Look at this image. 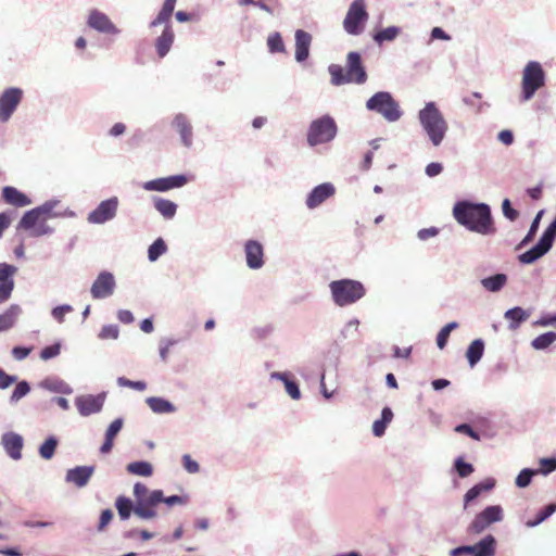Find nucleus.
<instances>
[{"label": "nucleus", "instance_id": "1", "mask_svg": "<svg viewBox=\"0 0 556 556\" xmlns=\"http://www.w3.org/2000/svg\"><path fill=\"white\" fill-rule=\"evenodd\" d=\"M455 219L470 231L493 235L496 231L489 205L467 201L457 202L453 208Z\"/></svg>", "mask_w": 556, "mask_h": 556}, {"label": "nucleus", "instance_id": "2", "mask_svg": "<svg viewBox=\"0 0 556 556\" xmlns=\"http://www.w3.org/2000/svg\"><path fill=\"white\" fill-rule=\"evenodd\" d=\"M419 121L433 146L441 144L447 131V123L433 102L427 103L419 112Z\"/></svg>", "mask_w": 556, "mask_h": 556}, {"label": "nucleus", "instance_id": "3", "mask_svg": "<svg viewBox=\"0 0 556 556\" xmlns=\"http://www.w3.org/2000/svg\"><path fill=\"white\" fill-rule=\"evenodd\" d=\"M329 288L333 302L338 306L351 305L361 300L366 293L363 283L353 279L331 281Z\"/></svg>", "mask_w": 556, "mask_h": 556}, {"label": "nucleus", "instance_id": "4", "mask_svg": "<svg viewBox=\"0 0 556 556\" xmlns=\"http://www.w3.org/2000/svg\"><path fill=\"white\" fill-rule=\"evenodd\" d=\"M337 124L329 115H324L312 122L307 131V142L311 147L327 143L337 135Z\"/></svg>", "mask_w": 556, "mask_h": 556}, {"label": "nucleus", "instance_id": "5", "mask_svg": "<svg viewBox=\"0 0 556 556\" xmlns=\"http://www.w3.org/2000/svg\"><path fill=\"white\" fill-rule=\"evenodd\" d=\"M522 100H530L545 85V73L539 62H529L522 73Z\"/></svg>", "mask_w": 556, "mask_h": 556}, {"label": "nucleus", "instance_id": "6", "mask_svg": "<svg viewBox=\"0 0 556 556\" xmlns=\"http://www.w3.org/2000/svg\"><path fill=\"white\" fill-rule=\"evenodd\" d=\"M368 110L376 111L389 122H395L401 117L399 104L389 92H377L366 103Z\"/></svg>", "mask_w": 556, "mask_h": 556}, {"label": "nucleus", "instance_id": "7", "mask_svg": "<svg viewBox=\"0 0 556 556\" xmlns=\"http://www.w3.org/2000/svg\"><path fill=\"white\" fill-rule=\"evenodd\" d=\"M368 20L365 0H354L344 17L343 27L350 35H359Z\"/></svg>", "mask_w": 556, "mask_h": 556}, {"label": "nucleus", "instance_id": "8", "mask_svg": "<svg viewBox=\"0 0 556 556\" xmlns=\"http://www.w3.org/2000/svg\"><path fill=\"white\" fill-rule=\"evenodd\" d=\"M502 518L503 510L501 506H488L475 517L468 527V531L473 534H479L492 523L502 520Z\"/></svg>", "mask_w": 556, "mask_h": 556}, {"label": "nucleus", "instance_id": "9", "mask_svg": "<svg viewBox=\"0 0 556 556\" xmlns=\"http://www.w3.org/2000/svg\"><path fill=\"white\" fill-rule=\"evenodd\" d=\"M23 99V90L17 87L5 89L0 96V121L8 122Z\"/></svg>", "mask_w": 556, "mask_h": 556}, {"label": "nucleus", "instance_id": "10", "mask_svg": "<svg viewBox=\"0 0 556 556\" xmlns=\"http://www.w3.org/2000/svg\"><path fill=\"white\" fill-rule=\"evenodd\" d=\"M118 199L116 197L102 201L93 211L88 214L87 220L90 224H104L116 216Z\"/></svg>", "mask_w": 556, "mask_h": 556}, {"label": "nucleus", "instance_id": "11", "mask_svg": "<svg viewBox=\"0 0 556 556\" xmlns=\"http://www.w3.org/2000/svg\"><path fill=\"white\" fill-rule=\"evenodd\" d=\"M115 289L114 276L109 271H102L91 286V295L93 299H105L113 294Z\"/></svg>", "mask_w": 556, "mask_h": 556}, {"label": "nucleus", "instance_id": "12", "mask_svg": "<svg viewBox=\"0 0 556 556\" xmlns=\"http://www.w3.org/2000/svg\"><path fill=\"white\" fill-rule=\"evenodd\" d=\"M454 554H471L472 556H494L495 539L493 535H486L480 542L471 546L457 547Z\"/></svg>", "mask_w": 556, "mask_h": 556}, {"label": "nucleus", "instance_id": "13", "mask_svg": "<svg viewBox=\"0 0 556 556\" xmlns=\"http://www.w3.org/2000/svg\"><path fill=\"white\" fill-rule=\"evenodd\" d=\"M17 268L14 265L7 263L0 264V304L8 301L14 289L13 276L16 274Z\"/></svg>", "mask_w": 556, "mask_h": 556}, {"label": "nucleus", "instance_id": "14", "mask_svg": "<svg viewBox=\"0 0 556 556\" xmlns=\"http://www.w3.org/2000/svg\"><path fill=\"white\" fill-rule=\"evenodd\" d=\"M104 404V395L87 394L75 399V405L81 416H89L99 413Z\"/></svg>", "mask_w": 556, "mask_h": 556}, {"label": "nucleus", "instance_id": "15", "mask_svg": "<svg viewBox=\"0 0 556 556\" xmlns=\"http://www.w3.org/2000/svg\"><path fill=\"white\" fill-rule=\"evenodd\" d=\"M187 184V177L185 175H175L164 178H157L147 181L143 188L149 191H168L174 188H180Z\"/></svg>", "mask_w": 556, "mask_h": 556}, {"label": "nucleus", "instance_id": "16", "mask_svg": "<svg viewBox=\"0 0 556 556\" xmlns=\"http://www.w3.org/2000/svg\"><path fill=\"white\" fill-rule=\"evenodd\" d=\"M56 203L47 202L43 205L33 208L24 214L18 227L25 230H31L41 219L43 215H50Z\"/></svg>", "mask_w": 556, "mask_h": 556}, {"label": "nucleus", "instance_id": "17", "mask_svg": "<svg viewBox=\"0 0 556 556\" xmlns=\"http://www.w3.org/2000/svg\"><path fill=\"white\" fill-rule=\"evenodd\" d=\"M346 75L349 76L351 83L354 84H364L367 79V74L362 64V59L359 53L350 52L346 58Z\"/></svg>", "mask_w": 556, "mask_h": 556}, {"label": "nucleus", "instance_id": "18", "mask_svg": "<svg viewBox=\"0 0 556 556\" xmlns=\"http://www.w3.org/2000/svg\"><path fill=\"white\" fill-rule=\"evenodd\" d=\"M88 25L100 33L115 35L119 31L117 27L111 22L109 16L98 10L90 12L88 17Z\"/></svg>", "mask_w": 556, "mask_h": 556}, {"label": "nucleus", "instance_id": "19", "mask_svg": "<svg viewBox=\"0 0 556 556\" xmlns=\"http://www.w3.org/2000/svg\"><path fill=\"white\" fill-rule=\"evenodd\" d=\"M247 264L252 269L261 268L264 264V250L263 245L255 241L249 240L244 247Z\"/></svg>", "mask_w": 556, "mask_h": 556}, {"label": "nucleus", "instance_id": "20", "mask_svg": "<svg viewBox=\"0 0 556 556\" xmlns=\"http://www.w3.org/2000/svg\"><path fill=\"white\" fill-rule=\"evenodd\" d=\"M334 193V188L331 184H321L314 188L306 199V205L309 208H315L324 201Z\"/></svg>", "mask_w": 556, "mask_h": 556}, {"label": "nucleus", "instance_id": "21", "mask_svg": "<svg viewBox=\"0 0 556 556\" xmlns=\"http://www.w3.org/2000/svg\"><path fill=\"white\" fill-rule=\"evenodd\" d=\"M1 442L10 457L16 460L22 457L23 438L20 434L14 432L4 433Z\"/></svg>", "mask_w": 556, "mask_h": 556}, {"label": "nucleus", "instance_id": "22", "mask_svg": "<svg viewBox=\"0 0 556 556\" xmlns=\"http://www.w3.org/2000/svg\"><path fill=\"white\" fill-rule=\"evenodd\" d=\"M312 35L303 29L295 31V60L304 62L309 55Z\"/></svg>", "mask_w": 556, "mask_h": 556}, {"label": "nucleus", "instance_id": "23", "mask_svg": "<svg viewBox=\"0 0 556 556\" xmlns=\"http://www.w3.org/2000/svg\"><path fill=\"white\" fill-rule=\"evenodd\" d=\"M165 24L163 33L155 39L154 43L156 53L161 59L169 52L175 40V33L173 27L169 25V22Z\"/></svg>", "mask_w": 556, "mask_h": 556}, {"label": "nucleus", "instance_id": "24", "mask_svg": "<svg viewBox=\"0 0 556 556\" xmlns=\"http://www.w3.org/2000/svg\"><path fill=\"white\" fill-rule=\"evenodd\" d=\"M93 467L78 466L70 469L66 473V481L74 483L78 488L85 486L93 473Z\"/></svg>", "mask_w": 556, "mask_h": 556}, {"label": "nucleus", "instance_id": "25", "mask_svg": "<svg viewBox=\"0 0 556 556\" xmlns=\"http://www.w3.org/2000/svg\"><path fill=\"white\" fill-rule=\"evenodd\" d=\"M2 199L5 203L16 207H24L31 203L26 194L11 186H7L2 189Z\"/></svg>", "mask_w": 556, "mask_h": 556}, {"label": "nucleus", "instance_id": "26", "mask_svg": "<svg viewBox=\"0 0 556 556\" xmlns=\"http://www.w3.org/2000/svg\"><path fill=\"white\" fill-rule=\"evenodd\" d=\"M173 127L179 132L182 143L186 147H190L192 144V127L188 118L182 114L176 115L173 121Z\"/></svg>", "mask_w": 556, "mask_h": 556}, {"label": "nucleus", "instance_id": "27", "mask_svg": "<svg viewBox=\"0 0 556 556\" xmlns=\"http://www.w3.org/2000/svg\"><path fill=\"white\" fill-rule=\"evenodd\" d=\"M122 427H123V419H121V418H117L110 424V426L105 432L104 443L100 447V452L102 454H108L112 451L113 445H114V439L117 435V433L121 431Z\"/></svg>", "mask_w": 556, "mask_h": 556}, {"label": "nucleus", "instance_id": "28", "mask_svg": "<svg viewBox=\"0 0 556 556\" xmlns=\"http://www.w3.org/2000/svg\"><path fill=\"white\" fill-rule=\"evenodd\" d=\"M549 249L551 248L540 239L532 249L519 255V261L523 264H531L543 256Z\"/></svg>", "mask_w": 556, "mask_h": 556}, {"label": "nucleus", "instance_id": "29", "mask_svg": "<svg viewBox=\"0 0 556 556\" xmlns=\"http://www.w3.org/2000/svg\"><path fill=\"white\" fill-rule=\"evenodd\" d=\"M22 309L18 305H11L3 314L0 315V331L12 328L20 316Z\"/></svg>", "mask_w": 556, "mask_h": 556}, {"label": "nucleus", "instance_id": "30", "mask_svg": "<svg viewBox=\"0 0 556 556\" xmlns=\"http://www.w3.org/2000/svg\"><path fill=\"white\" fill-rule=\"evenodd\" d=\"M494 485L495 480L492 478L485 479L484 481L473 485L465 494V504L476 500L482 492L492 490Z\"/></svg>", "mask_w": 556, "mask_h": 556}, {"label": "nucleus", "instance_id": "31", "mask_svg": "<svg viewBox=\"0 0 556 556\" xmlns=\"http://www.w3.org/2000/svg\"><path fill=\"white\" fill-rule=\"evenodd\" d=\"M484 343L481 339L473 340L467 349L466 357L470 366H475L482 357Z\"/></svg>", "mask_w": 556, "mask_h": 556}, {"label": "nucleus", "instance_id": "32", "mask_svg": "<svg viewBox=\"0 0 556 556\" xmlns=\"http://www.w3.org/2000/svg\"><path fill=\"white\" fill-rule=\"evenodd\" d=\"M177 0H164L163 7L157 16L151 22L150 26L154 27L163 23H168L175 9Z\"/></svg>", "mask_w": 556, "mask_h": 556}, {"label": "nucleus", "instance_id": "33", "mask_svg": "<svg viewBox=\"0 0 556 556\" xmlns=\"http://www.w3.org/2000/svg\"><path fill=\"white\" fill-rule=\"evenodd\" d=\"M505 318L509 321V328L515 330L529 318V314L521 307H514L505 313Z\"/></svg>", "mask_w": 556, "mask_h": 556}, {"label": "nucleus", "instance_id": "34", "mask_svg": "<svg viewBox=\"0 0 556 556\" xmlns=\"http://www.w3.org/2000/svg\"><path fill=\"white\" fill-rule=\"evenodd\" d=\"M154 206L160 214L167 219L173 218L177 211V205L173 201L162 198L154 200Z\"/></svg>", "mask_w": 556, "mask_h": 556}, {"label": "nucleus", "instance_id": "35", "mask_svg": "<svg viewBox=\"0 0 556 556\" xmlns=\"http://www.w3.org/2000/svg\"><path fill=\"white\" fill-rule=\"evenodd\" d=\"M506 281H507L506 275L496 274L494 276L482 279L481 285L488 291L497 292L506 285Z\"/></svg>", "mask_w": 556, "mask_h": 556}, {"label": "nucleus", "instance_id": "36", "mask_svg": "<svg viewBox=\"0 0 556 556\" xmlns=\"http://www.w3.org/2000/svg\"><path fill=\"white\" fill-rule=\"evenodd\" d=\"M273 377L283 381L288 394L293 400H299L301 397V392H300L299 386L296 384V382L290 380L287 374L275 372V374H273Z\"/></svg>", "mask_w": 556, "mask_h": 556}, {"label": "nucleus", "instance_id": "37", "mask_svg": "<svg viewBox=\"0 0 556 556\" xmlns=\"http://www.w3.org/2000/svg\"><path fill=\"white\" fill-rule=\"evenodd\" d=\"M147 403L154 413L159 414L172 413L175 409L172 403L162 397H149Z\"/></svg>", "mask_w": 556, "mask_h": 556}, {"label": "nucleus", "instance_id": "38", "mask_svg": "<svg viewBox=\"0 0 556 556\" xmlns=\"http://www.w3.org/2000/svg\"><path fill=\"white\" fill-rule=\"evenodd\" d=\"M329 73L331 75V83L336 86L350 84L351 80L346 75V71L341 65L332 64L329 66Z\"/></svg>", "mask_w": 556, "mask_h": 556}, {"label": "nucleus", "instance_id": "39", "mask_svg": "<svg viewBox=\"0 0 556 556\" xmlns=\"http://www.w3.org/2000/svg\"><path fill=\"white\" fill-rule=\"evenodd\" d=\"M401 29L396 26H389L384 29L377 31L374 35V40L378 45H382L384 41H392L400 35Z\"/></svg>", "mask_w": 556, "mask_h": 556}, {"label": "nucleus", "instance_id": "40", "mask_svg": "<svg viewBox=\"0 0 556 556\" xmlns=\"http://www.w3.org/2000/svg\"><path fill=\"white\" fill-rule=\"evenodd\" d=\"M128 472L141 476V477H150L153 472L152 465L148 462H134L128 464L127 466Z\"/></svg>", "mask_w": 556, "mask_h": 556}, {"label": "nucleus", "instance_id": "41", "mask_svg": "<svg viewBox=\"0 0 556 556\" xmlns=\"http://www.w3.org/2000/svg\"><path fill=\"white\" fill-rule=\"evenodd\" d=\"M115 506L122 519H128L135 507L131 501L125 496H118Z\"/></svg>", "mask_w": 556, "mask_h": 556}, {"label": "nucleus", "instance_id": "42", "mask_svg": "<svg viewBox=\"0 0 556 556\" xmlns=\"http://www.w3.org/2000/svg\"><path fill=\"white\" fill-rule=\"evenodd\" d=\"M556 511V503H551L544 507L533 520H528L526 526L529 528L535 527L547 519L552 514Z\"/></svg>", "mask_w": 556, "mask_h": 556}, {"label": "nucleus", "instance_id": "43", "mask_svg": "<svg viewBox=\"0 0 556 556\" xmlns=\"http://www.w3.org/2000/svg\"><path fill=\"white\" fill-rule=\"evenodd\" d=\"M267 46L271 53H286V46L279 33H274L267 38Z\"/></svg>", "mask_w": 556, "mask_h": 556}, {"label": "nucleus", "instance_id": "44", "mask_svg": "<svg viewBox=\"0 0 556 556\" xmlns=\"http://www.w3.org/2000/svg\"><path fill=\"white\" fill-rule=\"evenodd\" d=\"M556 340V333L555 332H546L543 334H540L532 341V346L536 350H543L548 348L554 341Z\"/></svg>", "mask_w": 556, "mask_h": 556}, {"label": "nucleus", "instance_id": "45", "mask_svg": "<svg viewBox=\"0 0 556 556\" xmlns=\"http://www.w3.org/2000/svg\"><path fill=\"white\" fill-rule=\"evenodd\" d=\"M166 251V244L163 239H156L149 248L148 256L149 260L154 262Z\"/></svg>", "mask_w": 556, "mask_h": 556}, {"label": "nucleus", "instance_id": "46", "mask_svg": "<svg viewBox=\"0 0 556 556\" xmlns=\"http://www.w3.org/2000/svg\"><path fill=\"white\" fill-rule=\"evenodd\" d=\"M58 445V441L54 438H49L45 441V443L39 448V454L45 459H51L54 455L55 448Z\"/></svg>", "mask_w": 556, "mask_h": 556}, {"label": "nucleus", "instance_id": "47", "mask_svg": "<svg viewBox=\"0 0 556 556\" xmlns=\"http://www.w3.org/2000/svg\"><path fill=\"white\" fill-rule=\"evenodd\" d=\"M134 513L142 519H151L156 516V511L152 506H148L142 502L136 503Z\"/></svg>", "mask_w": 556, "mask_h": 556}, {"label": "nucleus", "instance_id": "48", "mask_svg": "<svg viewBox=\"0 0 556 556\" xmlns=\"http://www.w3.org/2000/svg\"><path fill=\"white\" fill-rule=\"evenodd\" d=\"M50 215H43L42 219L30 230L29 235L31 237H41L45 235H49L52 232V228L47 225V219Z\"/></svg>", "mask_w": 556, "mask_h": 556}, {"label": "nucleus", "instance_id": "49", "mask_svg": "<svg viewBox=\"0 0 556 556\" xmlns=\"http://www.w3.org/2000/svg\"><path fill=\"white\" fill-rule=\"evenodd\" d=\"M535 471L531 469H522L516 478V484L519 488H526L530 484Z\"/></svg>", "mask_w": 556, "mask_h": 556}, {"label": "nucleus", "instance_id": "50", "mask_svg": "<svg viewBox=\"0 0 556 556\" xmlns=\"http://www.w3.org/2000/svg\"><path fill=\"white\" fill-rule=\"evenodd\" d=\"M455 468H456L458 476L462 478H466L473 472L472 465L464 462L463 458L456 459Z\"/></svg>", "mask_w": 556, "mask_h": 556}, {"label": "nucleus", "instance_id": "51", "mask_svg": "<svg viewBox=\"0 0 556 556\" xmlns=\"http://www.w3.org/2000/svg\"><path fill=\"white\" fill-rule=\"evenodd\" d=\"M141 502L154 508L159 503L163 502V492L161 490L152 491Z\"/></svg>", "mask_w": 556, "mask_h": 556}, {"label": "nucleus", "instance_id": "52", "mask_svg": "<svg viewBox=\"0 0 556 556\" xmlns=\"http://www.w3.org/2000/svg\"><path fill=\"white\" fill-rule=\"evenodd\" d=\"M542 214H543V211L538 213L536 217L532 222V225L530 227V230H529L528 235L519 243L518 249H520L521 247L526 245L528 242H530L532 240L533 236L535 235V232L538 230L540 218H541Z\"/></svg>", "mask_w": 556, "mask_h": 556}, {"label": "nucleus", "instance_id": "53", "mask_svg": "<svg viewBox=\"0 0 556 556\" xmlns=\"http://www.w3.org/2000/svg\"><path fill=\"white\" fill-rule=\"evenodd\" d=\"M555 237H556V218L546 228V230L544 231V233L541 237V240L543 242H545L549 248H552Z\"/></svg>", "mask_w": 556, "mask_h": 556}, {"label": "nucleus", "instance_id": "54", "mask_svg": "<svg viewBox=\"0 0 556 556\" xmlns=\"http://www.w3.org/2000/svg\"><path fill=\"white\" fill-rule=\"evenodd\" d=\"M117 383L121 387H128L138 391H143L147 388V384L144 381H131L125 377H119L117 379Z\"/></svg>", "mask_w": 556, "mask_h": 556}, {"label": "nucleus", "instance_id": "55", "mask_svg": "<svg viewBox=\"0 0 556 556\" xmlns=\"http://www.w3.org/2000/svg\"><path fill=\"white\" fill-rule=\"evenodd\" d=\"M118 327L115 326V325H106L104 327H102L100 333H99V337L103 340H106V339H117L118 337Z\"/></svg>", "mask_w": 556, "mask_h": 556}, {"label": "nucleus", "instance_id": "56", "mask_svg": "<svg viewBox=\"0 0 556 556\" xmlns=\"http://www.w3.org/2000/svg\"><path fill=\"white\" fill-rule=\"evenodd\" d=\"M60 351H61V345L59 343H55V344H52V345H49V346H46L45 349H42V351L40 352V357L43 361H48L52 357L58 356L60 354Z\"/></svg>", "mask_w": 556, "mask_h": 556}, {"label": "nucleus", "instance_id": "57", "mask_svg": "<svg viewBox=\"0 0 556 556\" xmlns=\"http://www.w3.org/2000/svg\"><path fill=\"white\" fill-rule=\"evenodd\" d=\"M73 307L71 305H61L52 309V316L59 323L64 321L65 314L71 313Z\"/></svg>", "mask_w": 556, "mask_h": 556}, {"label": "nucleus", "instance_id": "58", "mask_svg": "<svg viewBox=\"0 0 556 556\" xmlns=\"http://www.w3.org/2000/svg\"><path fill=\"white\" fill-rule=\"evenodd\" d=\"M503 214L509 220H515L518 218L519 213L515 208L511 207L510 201L505 199L502 204Z\"/></svg>", "mask_w": 556, "mask_h": 556}, {"label": "nucleus", "instance_id": "59", "mask_svg": "<svg viewBox=\"0 0 556 556\" xmlns=\"http://www.w3.org/2000/svg\"><path fill=\"white\" fill-rule=\"evenodd\" d=\"M29 392V386L27 382L23 381L16 384L12 399L20 400L21 397L25 396Z\"/></svg>", "mask_w": 556, "mask_h": 556}, {"label": "nucleus", "instance_id": "60", "mask_svg": "<svg viewBox=\"0 0 556 556\" xmlns=\"http://www.w3.org/2000/svg\"><path fill=\"white\" fill-rule=\"evenodd\" d=\"M456 432L464 433L472 438L473 440L479 441L480 435L468 425V424H460L455 428Z\"/></svg>", "mask_w": 556, "mask_h": 556}, {"label": "nucleus", "instance_id": "61", "mask_svg": "<svg viewBox=\"0 0 556 556\" xmlns=\"http://www.w3.org/2000/svg\"><path fill=\"white\" fill-rule=\"evenodd\" d=\"M541 468L540 470L543 473H549L556 469V459L555 458H542L540 460Z\"/></svg>", "mask_w": 556, "mask_h": 556}, {"label": "nucleus", "instance_id": "62", "mask_svg": "<svg viewBox=\"0 0 556 556\" xmlns=\"http://www.w3.org/2000/svg\"><path fill=\"white\" fill-rule=\"evenodd\" d=\"M148 488L140 482H137L134 486V495L136 497V503L141 502L149 494Z\"/></svg>", "mask_w": 556, "mask_h": 556}, {"label": "nucleus", "instance_id": "63", "mask_svg": "<svg viewBox=\"0 0 556 556\" xmlns=\"http://www.w3.org/2000/svg\"><path fill=\"white\" fill-rule=\"evenodd\" d=\"M182 463L185 469L190 473H195L199 471V464L191 459L190 455L186 454L182 456Z\"/></svg>", "mask_w": 556, "mask_h": 556}, {"label": "nucleus", "instance_id": "64", "mask_svg": "<svg viewBox=\"0 0 556 556\" xmlns=\"http://www.w3.org/2000/svg\"><path fill=\"white\" fill-rule=\"evenodd\" d=\"M113 518V513L111 509H104L101 515H100V520H99V530H103L112 520Z\"/></svg>", "mask_w": 556, "mask_h": 556}]
</instances>
